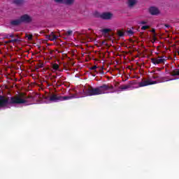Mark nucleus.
I'll use <instances>...</instances> for the list:
<instances>
[{"mask_svg": "<svg viewBox=\"0 0 179 179\" xmlns=\"http://www.w3.org/2000/svg\"><path fill=\"white\" fill-rule=\"evenodd\" d=\"M108 93H115L114 86L110 85H103L97 87H88L76 91V94L69 95L73 96V99H80V97H87V96H99Z\"/></svg>", "mask_w": 179, "mask_h": 179, "instance_id": "obj_1", "label": "nucleus"}, {"mask_svg": "<svg viewBox=\"0 0 179 179\" xmlns=\"http://www.w3.org/2000/svg\"><path fill=\"white\" fill-rule=\"evenodd\" d=\"M33 101H34V97L27 96L23 94L10 98L0 96V108H8L9 106H13V104L30 106V104H33Z\"/></svg>", "mask_w": 179, "mask_h": 179, "instance_id": "obj_2", "label": "nucleus"}, {"mask_svg": "<svg viewBox=\"0 0 179 179\" xmlns=\"http://www.w3.org/2000/svg\"><path fill=\"white\" fill-rule=\"evenodd\" d=\"M41 100H42L43 103H58V101H65L66 100H72L73 99V96H58L57 94H52L50 96H45L44 95H37Z\"/></svg>", "mask_w": 179, "mask_h": 179, "instance_id": "obj_3", "label": "nucleus"}, {"mask_svg": "<svg viewBox=\"0 0 179 179\" xmlns=\"http://www.w3.org/2000/svg\"><path fill=\"white\" fill-rule=\"evenodd\" d=\"M31 22V17L29 15H24L20 19L12 21V24L17 25L20 23H30Z\"/></svg>", "mask_w": 179, "mask_h": 179, "instance_id": "obj_4", "label": "nucleus"}, {"mask_svg": "<svg viewBox=\"0 0 179 179\" xmlns=\"http://www.w3.org/2000/svg\"><path fill=\"white\" fill-rule=\"evenodd\" d=\"M157 83V81H153L152 79H148L145 81H143L141 83H138L137 84V86H136V89H138V87H143L145 86H149V85H156Z\"/></svg>", "mask_w": 179, "mask_h": 179, "instance_id": "obj_5", "label": "nucleus"}, {"mask_svg": "<svg viewBox=\"0 0 179 179\" xmlns=\"http://www.w3.org/2000/svg\"><path fill=\"white\" fill-rule=\"evenodd\" d=\"M95 16L96 17H101V19H103L105 20H110L112 17H113V15L111 13H103L102 14L96 13Z\"/></svg>", "mask_w": 179, "mask_h": 179, "instance_id": "obj_6", "label": "nucleus"}, {"mask_svg": "<svg viewBox=\"0 0 179 179\" xmlns=\"http://www.w3.org/2000/svg\"><path fill=\"white\" fill-rule=\"evenodd\" d=\"M165 61H166V57H158L157 58L151 59V62L154 64V65H159V64H164Z\"/></svg>", "mask_w": 179, "mask_h": 179, "instance_id": "obj_7", "label": "nucleus"}, {"mask_svg": "<svg viewBox=\"0 0 179 179\" xmlns=\"http://www.w3.org/2000/svg\"><path fill=\"white\" fill-rule=\"evenodd\" d=\"M46 38L48 40H50V41H54L55 40H57L58 38V36H56L54 34V32H52L50 35L46 36Z\"/></svg>", "mask_w": 179, "mask_h": 179, "instance_id": "obj_8", "label": "nucleus"}, {"mask_svg": "<svg viewBox=\"0 0 179 179\" xmlns=\"http://www.w3.org/2000/svg\"><path fill=\"white\" fill-rule=\"evenodd\" d=\"M150 13L151 15H159V9H157L156 7H150Z\"/></svg>", "mask_w": 179, "mask_h": 179, "instance_id": "obj_9", "label": "nucleus"}, {"mask_svg": "<svg viewBox=\"0 0 179 179\" xmlns=\"http://www.w3.org/2000/svg\"><path fill=\"white\" fill-rule=\"evenodd\" d=\"M177 78H170V76H166L161 78V82H170V80H176Z\"/></svg>", "mask_w": 179, "mask_h": 179, "instance_id": "obj_10", "label": "nucleus"}, {"mask_svg": "<svg viewBox=\"0 0 179 179\" xmlns=\"http://www.w3.org/2000/svg\"><path fill=\"white\" fill-rule=\"evenodd\" d=\"M138 2L137 0H127V5L129 8H132Z\"/></svg>", "mask_w": 179, "mask_h": 179, "instance_id": "obj_11", "label": "nucleus"}, {"mask_svg": "<svg viewBox=\"0 0 179 179\" xmlns=\"http://www.w3.org/2000/svg\"><path fill=\"white\" fill-rule=\"evenodd\" d=\"M131 85H122L120 87V90L121 92L124 90H127V89H130Z\"/></svg>", "mask_w": 179, "mask_h": 179, "instance_id": "obj_12", "label": "nucleus"}, {"mask_svg": "<svg viewBox=\"0 0 179 179\" xmlns=\"http://www.w3.org/2000/svg\"><path fill=\"white\" fill-rule=\"evenodd\" d=\"M179 75V70H174L171 72V76H178Z\"/></svg>", "mask_w": 179, "mask_h": 179, "instance_id": "obj_13", "label": "nucleus"}, {"mask_svg": "<svg viewBox=\"0 0 179 179\" xmlns=\"http://www.w3.org/2000/svg\"><path fill=\"white\" fill-rule=\"evenodd\" d=\"M75 2V0H64V3H66V5H72Z\"/></svg>", "mask_w": 179, "mask_h": 179, "instance_id": "obj_14", "label": "nucleus"}, {"mask_svg": "<svg viewBox=\"0 0 179 179\" xmlns=\"http://www.w3.org/2000/svg\"><path fill=\"white\" fill-rule=\"evenodd\" d=\"M109 31H111V29H101V32L103 33V34H107Z\"/></svg>", "mask_w": 179, "mask_h": 179, "instance_id": "obj_15", "label": "nucleus"}, {"mask_svg": "<svg viewBox=\"0 0 179 179\" xmlns=\"http://www.w3.org/2000/svg\"><path fill=\"white\" fill-rule=\"evenodd\" d=\"M13 3L15 5H20V3H23V0H13Z\"/></svg>", "mask_w": 179, "mask_h": 179, "instance_id": "obj_16", "label": "nucleus"}, {"mask_svg": "<svg viewBox=\"0 0 179 179\" xmlns=\"http://www.w3.org/2000/svg\"><path fill=\"white\" fill-rule=\"evenodd\" d=\"M59 68V66L57 64H52V69H54V71H58Z\"/></svg>", "mask_w": 179, "mask_h": 179, "instance_id": "obj_17", "label": "nucleus"}, {"mask_svg": "<svg viewBox=\"0 0 179 179\" xmlns=\"http://www.w3.org/2000/svg\"><path fill=\"white\" fill-rule=\"evenodd\" d=\"M152 34V39L154 40V41H156V34L155 33V29H152L151 30Z\"/></svg>", "mask_w": 179, "mask_h": 179, "instance_id": "obj_18", "label": "nucleus"}, {"mask_svg": "<svg viewBox=\"0 0 179 179\" xmlns=\"http://www.w3.org/2000/svg\"><path fill=\"white\" fill-rule=\"evenodd\" d=\"M150 27L149 25H144L141 27V30H146V29H149Z\"/></svg>", "mask_w": 179, "mask_h": 179, "instance_id": "obj_19", "label": "nucleus"}, {"mask_svg": "<svg viewBox=\"0 0 179 179\" xmlns=\"http://www.w3.org/2000/svg\"><path fill=\"white\" fill-rule=\"evenodd\" d=\"M26 37L28 38V40H31L33 38V35L29 34V35H27Z\"/></svg>", "mask_w": 179, "mask_h": 179, "instance_id": "obj_20", "label": "nucleus"}, {"mask_svg": "<svg viewBox=\"0 0 179 179\" xmlns=\"http://www.w3.org/2000/svg\"><path fill=\"white\" fill-rule=\"evenodd\" d=\"M64 0H55V2H57L59 3H62Z\"/></svg>", "mask_w": 179, "mask_h": 179, "instance_id": "obj_21", "label": "nucleus"}, {"mask_svg": "<svg viewBox=\"0 0 179 179\" xmlns=\"http://www.w3.org/2000/svg\"><path fill=\"white\" fill-rule=\"evenodd\" d=\"M127 33L128 34H130V36H132V34H134V31H132V30H129Z\"/></svg>", "mask_w": 179, "mask_h": 179, "instance_id": "obj_22", "label": "nucleus"}, {"mask_svg": "<svg viewBox=\"0 0 179 179\" xmlns=\"http://www.w3.org/2000/svg\"><path fill=\"white\" fill-rule=\"evenodd\" d=\"M67 34L68 36H71V34H72V31H68Z\"/></svg>", "mask_w": 179, "mask_h": 179, "instance_id": "obj_23", "label": "nucleus"}, {"mask_svg": "<svg viewBox=\"0 0 179 179\" xmlns=\"http://www.w3.org/2000/svg\"><path fill=\"white\" fill-rule=\"evenodd\" d=\"M118 34H119V36H120V37H122V36H124V33H122V32H121V31H120V32L118 33Z\"/></svg>", "mask_w": 179, "mask_h": 179, "instance_id": "obj_24", "label": "nucleus"}, {"mask_svg": "<svg viewBox=\"0 0 179 179\" xmlns=\"http://www.w3.org/2000/svg\"><path fill=\"white\" fill-rule=\"evenodd\" d=\"M97 66H94L91 68V69H92L93 71H94V69H96Z\"/></svg>", "mask_w": 179, "mask_h": 179, "instance_id": "obj_25", "label": "nucleus"}, {"mask_svg": "<svg viewBox=\"0 0 179 179\" xmlns=\"http://www.w3.org/2000/svg\"><path fill=\"white\" fill-rule=\"evenodd\" d=\"M140 24H146V22H145V21H141V22H140Z\"/></svg>", "mask_w": 179, "mask_h": 179, "instance_id": "obj_26", "label": "nucleus"}, {"mask_svg": "<svg viewBox=\"0 0 179 179\" xmlns=\"http://www.w3.org/2000/svg\"><path fill=\"white\" fill-rule=\"evenodd\" d=\"M12 41H9V43H12Z\"/></svg>", "mask_w": 179, "mask_h": 179, "instance_id": "obj_27", "label": "nucleus"}, {"mask_svg": "<svg viewBox=\"0 0 179 179\" xmlns=\"http://www.w3.org/2000/svg\"><path fill=\"white\" fill-rule=\"evenodd\" d=\"M166 27H169V25H166Z\"/></svg>", "mask_w": 179, "mask_h": 179, "instance_id": "obj_28", "label": "nucleus"}, {"mask_svg": "<svg viewBox=\"0 0 179 179\" xmlns=\"http://www.w3.org/2000/svg\"><path fill=\"white\" fill-rule=\"evenodd\" d=\"M178 55H179V52H178Z\"/></svg>", "mask_w": 179, "mask_h": 179, "instance_id": "obj_29", "label": "nucleus"}, {"mask_svg": "<svg viewBox=\"0 0 179 179\" xmlns=\"http://www.w3.org/2000/svg\"><path fill=\"white\" fill-rule=\"evenodd\" d=\"M0 93H1V90H0Z\"/></svg>", "mask_w": 179, "mask_h": 179, "instance_id": "obj_30", "label": "nucleus"}]
</instances>
